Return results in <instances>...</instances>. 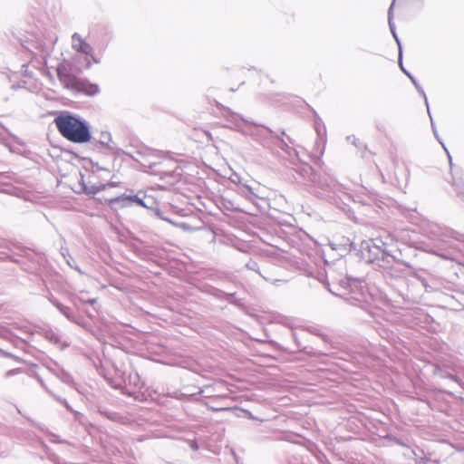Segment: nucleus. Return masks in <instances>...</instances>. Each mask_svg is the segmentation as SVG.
<instances>
[{"mask_svg": "<svg viewBox=\"0 0 464 464\" xmlns=\"http://www.w3.org/2000/svg\"><path fill=\"white\" fill-rule=\"evenodd\" d=\"M82 69L80 65L72 64L71 62L60 63V85L71 96L85 94L94 96L100 92L97 84L90 82L87 79L80 78Z\"/></svg>", "mask_w": 464, "mask_h": 464, "instance_id": "1", "label": "nucleus"}, {"mask_svg": "<svg viewBox=\"0 0 464 464\" xmlns=\"http://www.w3.org/2000/svg\"><path fill=\"white\" fill-rule=\"evenodd\" d=\"M60 135L72 143H88L92 141L91 125L78 114L60 111Z\"/></svg>", "mask_w": 464, "mask_h": 464, "instance_id": "2", "label": "nucleus"}, {"mask_svg": "<svg viewBox=\"0 0 464 464\" xmlns=\"http://www.w3.org/2000/svg\"><path fill=\"white\" fill-rule=\"evenodd\" d=\"M430 233L431 238L438 240L448 249L445 252H434L436 256L447 260H456L457 254H464V235L438 225L432 226Z\"/></svg>", "mask_w": 464, "mask_h": 464, "instance_id": "3", "label": "nucleus"}, {"mask_svg": "<svg viewBox=\"0 0 464 464\" xmlns=\"http://www.w3.org/2000/svg\"><path fill=\"white\" fill-rule=\"evenodd\" d=\"M44 63L47 71L44 73V82H42L40 94L46 102L42 103L41 106L47 111L48 114L54 116L53 124H54L55 128H58V112L56 111L58 93L55 88H53L56 86L54 80L58 76V67L49 65L47 59H44Z\"/></svg>", "mask_w": 464, "mask_h": 464, "instance_id": "4", "label": "nucleus"}, {"mask_svg": "<svg viewBox=\"0 0 464 464\" xmlns=\"http://www.w3.org/2000/svg\"><path fill=\"white\" fill-rule=\"evenodd\" d=\"M72 48L78 53L83 54L85 68L90 69L92 63L95 64L101 63V59L95 54L93 47L85 41L78 33L72 35Z\"/></svg>", "mask_w": 464, "mask_h": 464, "instance_id": "5", "label": "nucleus"}, {"mask_svg": "<svg viewBox=\"0 0 464 464\" xmlns=\"http://www.w3.org/2000/svg\"><path fill=\"white\" fill-rule=\"evenodd\" d=\"M361 248L362 250H368V252L372 253L376 258H382V260H386L388 257L393 258L386 249V244L379 238L362 241Z\"/></svg>", "mask_w": 464, "mask_h": 464, "instance_id": "6", "label": "nucleus"}, {"mask_svg": "<svg viewBox=\"0 0 464 464\" xmlns=\"http://www.w3.org/2000/svg\"><path fill=\"white\" fill-rule=\"evenodd\" d=\"M317 188L320 189V193L323 197H328L330 193L336 194L340 191V184L334 180L330 177H324L316 181Z\"/></svg>", "mask_w": 464, "mask_h": 464, "instance_id": "7", "label": "nucleus"}, {"mask_svg": "<svg viewBox=\"0 0 464 464\" xmlns=\"http://www.w3.org/2000/svg\"><path fill=\"white\" fill-rule=\"evenodd\" d=\"M399 65H400V68L401 69V71L409 77V80L411 81V82L415 86V88L418 91V92L423 97L424 102H425V105H426L427 109L429 110V102H428V99L426 97L424 90L418 83L416 79L403 67V64H402V52L401 51L400 52Z\"/></svg>", "mask_w": 464, "mask_h": 464, "instance_id": "8", "label": "nucleus"}, {"mask_svg": "<svg viewBox=\"0 0 464 464\" xmlns=\"http://www.w3.org/2000/svg\"><path fill=\"white\" fill-rule=\"evenodd\" d=\"M111 202H121L123 204L136 203L139 206H145L143 199L140 198L137 195L115 198L111 199Z\"/></svg>", "mask_w": 464, "mask_h": 464, "instance_id": "9", "label": "nucleus"}, {"mask_svg": "<svg viewBox=\"0 0 464 464\" xmlns=\"http://www.w3.org/2000/svg\"><path fill=\"white\" fill-rule=\"evenodd\" d=\"M60 254L62 255L63 258L64 259V261L66 262L67 266L72 268V269H74L75 271H77L80 275H83V272L81 270V268L79 267V266L77 265V262L76 260L73 258V256H72L68 251L64 252V251H62L60 252Z\"/></svg>", "mask_w": 464, "mask_h": 464, "instance_id": "10", "label": "nucleus"}, {"mask_svg": "<svg viewBox=\"0 0 464 464\" xmlns=\"http://www.w3.org/2000/svg\"><path fill=\"white\" fill-rule=\"evenodd\" d=\"M278 140H279V144H278V147L284 150L286 154H288V156L292 157V156H295L296 157L297 159H299V155H298V151L290 147L283 138H279L277 137Z\"/></svg>", "mask_w": 464, "mask_h": 464, "instance_id": "11", "label": "nucleus"}, {"mask_svg": "<svg viewBox=\"0 0 464 464\" xmlns=\"http://www.w3.org/2000/svg\"><path fill=\"white\" fill-rule=\"evenodd\" d=\"M241 194L245 197L246 199H247L248 201H251L253 202L254 201V198H259L257 196V194L254 191L253 188L246 185V184H244L242 185V188H241Z\"/></svg>", "mask_w": 464, "mask_h": 464, "instance_id": "12", "label": "nucleus"}, {"mask_svg": "<svg viewBox=\"0 0 464 464\" xmlns=\"http://www.w3.org/2000/svg\"><path fill=\"white\" fill-rule=\"evenodd\" d=\"M111 134L109 132H102L100 140H97L95 138L92 137V141L95 143H100L102 147L110 148L109 142L111 141Z\"/></svg>", "mask_w": 464, "mask_h": 464, "instance_id": "13", "label": "nucleus"}, {"mask_svg": "<svg viewBox=\"0 0 464 464\" xmlns=\"http://www.w3.org/2000/svg\"><path fill=\"white\" fill-rule=\"evenodd\" d=\"M8 177L5 174L0 173V191L2 192H10L9 183L6 181Z\"/></svg>", "mask_w": 464, "mask_h": 464, "instance_id": "14", "label": "nucleus"}, {"mask_svg": "<svg viewBox=\"0 0 464 464\" xmlns=\"http://www.w3.org/2000/svg\"><path fill=\"white\" fill-rule=\"evenodd\" d=\"M393 4H391L389 10H388V24L391 30V33L393 34V32H396L394 23L392 22L393 19Z\"/></svg>", "mask_w": 464, "mask_h": 464, "instance_id": "15", "label": "nucleus"}, {"mask_svg": "<svg viewBox=\"0 0 464 464\" xmlns=\"http://www.w3.org/2000/svg\"><path fill=\"white\" fill-rule=\"evenodd\" d=\"M47 138L49 140V142L53 146V148L56 149L58 147L57 140H56L55 134L53 133V129L52 127H49V129H48Z\"/></svg>", "mask_w": 464, "mask_h": 464, "instance_id": "16", "label": "nucleus"}, {"mask_svg": "<svg viewBox=\"0 0 464 464\" xmlns=\"http://www.w3.org/2000/svg\"><path fill=\"white\" fill-rule=\"evenodd\" d=\"M427 111H428L429 116H430V121H432L431 114H430V109H429V110L427 109ZM431 127H432V130H433V133H434L435 137L437 138V140H439V142L442 145V147H443V148H444V150H446V152H447V154H448V157H449V160H450V162L451 163V157H450V152H449V151H448V150L446 149V147H445L444 143H443V142L439 139L438 132H437L436 128H435V126H434V124H433V121H431Z\"/></svg>", "mask_w": 464, "mask_h": 464, "instance_id": "17", "label": "nucleus"}, {"mask_svg": "<svg viewBox=\"0 0 464 464\" xmlns=\"http://www.w3.org/2000/svg\"><path fill=\"white\" fill-rule=\"evenodd\" d=\"M452 185L455 187L456 192L459 196L464 197V183L459 180L453 179Z\"/></svg>", "mask_w": 464, "mask_h": 464, "instance_id": "18", "label": "nucleus"}, {"mask_svg": "<svg viewBox=\"0 0 464 464\" xmlns=\"http://www.w3.org/2000/svg\"><path fill=\"white\" fill-rule=\"evenodd\" d=\"M108 382V384L113 388H120L121 387V383L125 381V379H106Z\"/></svg>", "mask_w": 464, "mask_h": 464, "instance_id": "19", "label": "nucleus"}, {"mask_svg": "<svg viewBox=\"0 0 464 464\" xmlns=\"http://www.w3.org/2000/svg\"><path fill=\"white\" fill-rule=\"evenodd\" d=\"M342 245L344 246L345 249L349 251L356 249L354 243L352 242L349 238H343Z\"/></svg>", "mask_w": 464, "mask_h": 464, "instance_id": "20", "label": "nucleus"}, {"mask_svg": "<svg viewBox=\"0 0 464 464\" xmlns=\"http://www.w3.org/2000/svg\"><path fill=\"white\" fill-rule=\"evenodd\" d=\"M355 283H356V280L350 278V277H346L345 279H343L340 282L341 285L343 288L351 287L352 284H355Z\"/></svg>", "mask_w": 464, "mask_h": 464, "instance_id": "21", "label": "nucleus"}, {"mask_svg": "<svg viewBox=\"0 0 464 464\" xmlns=\"http://www.w3.org/2000/svg\"><path fill=\"white\" fill-rule=\"evenodd\" d=\"M246 267L249 269V270H253V271H256L257 273L258 272V265L256 262L255 261H250L246 264Z\"/></svg>", "mask_w": 464, "mask_h": 464, "instance_id": "22", "label": "nucleus"}, {"mask_svg": "<svg viewBox=\"0 0 464 464\" xmlns=\"http://www.w3.org/2000/svg\"><path fill=\"white\" fill-rule=\"evenodd\" d=\"M392 36L394 37V39H395V41H396V43H397V44L399 46V53H400L401 50L402 51V48H401V41H400V39H399V37L397 35V33L393 32Z\"/></svg>", "mask_w": 464, "mask_h": 464, "instance_id": "23", "label": "nucleus"}, {"mask_svg": "<svg viewBox=\"0 0 464 464\" xmlns=\"http://www.w3.org/2000/svg\"><path fill=\"white\" fill-rule=\"evenodd\" d=\"M392 36L394 37V39H395V41H396V43H397V44L399 46V53H400L401 50L402 51V48H401V41H400V39H399V37L397 35V33L393 32Z\"/></svg>", "mask_w": 464, "mask_h": 464, "instance_id": "24", "label": "nucleus"}, {"mask_svg": "<svg viewBox=\"0 0 464 464\" xmlns=\"http://www.w3.org/2000/svg\"><path fill=\"white\" fill-rule=\"evenodd\" d=\"M101 188H97V187H92L91 189L87 190V188L84 187V190L87 192V193H91V194H95L97 193Z\"/></svg>", "mask_w": 464, "mask_h": 464, "instance_id": "25", "label": "nucleus"}, {"mask_svg": "<svg viewBox=\"0 0 464 464\" xmlns=\"http://www.w3.org/2000/svg\"><path fill=\"white\" fill-rule=\"evenodd\" d=\"M20 372H21L19 371V369L12 370V371H9V372H7V376H9V375H13V374H18V373H20Z\"/></svg>", "mask_w": 464, "mask_h": 464, "instance_id": "26", "label": "nucleus"}, {"mask_svg": "<svg viewBox=\"0 0 464 464\" xmlns=\"http://www.w3.org/2000/svg\"><path fill=\"white\" fill-rule=\"evenodd\" d=\"M347 140L352 142L353 145L357 146L356 145V138L354 136H352V137H347Z\"/></svg>", "mask_w": 464, "mask_h": 464, "instance_id": "27", "label": "nucleus"}, {"mask_svg": "<svg viewBox=\"0 0 464 464\" xmlns=\"http://www.w3.org/2000/svg\"><path fill=\"white\" fill-rule=\"evenodd\" d=\"M49 299L54 306L58 307V302L53 298V295H51V297H49Z\"/></svg>", "mask_w": 464, "mask_h": 464, "instance_id": "28", "label": "nucleus"}, {"mask_svg": "<svg viewBox=\"0 0 464 464\" xmlns=\"http://www.w3.org/2000/svg\"><path fill=\"white\" fill-rule=\"evenodd\" d=\"M11 151L16 152V153H23L24 151L20 150L19 149H15L14 147L10 148Z\"/></svg>", "mask_w": 464, "mask_h": 464, "instance_id": "29", "label": "nucleus"}, {"mask_svg": "<svg viewBox=\"0 0 464 464\" xmlns=\"http://www.w3.org/2000/svg\"><path fill=\"white\" fill-rule=\"evenodd\" d=\"M47 450H49L47 449ZM47 453L49 454L50 459H51L53 461H54V462H55V455H54V454H53V453H51V452L49 453V451H47Z\"/></svg>", "mask_w": 464, "mask_h": 464, "instance_id": "30", "label": "nucleus"}, {"mask_svg": "<svg viewBox=\"0 0 464 464\" xmlns=\"http://www.w3.org/2000/svg\"><path fill=\"white\" fill-rule=\"evenodd\" d=\"M65 100H66V101H68V99H67V98H63V97H62V96L60 95V98H59L60 102H62L63 104H66V102H64Z\"/></svg>", "mask_w": 464, "mask_h": 464, "instance_id": "31", "label": "nucleus"}, {"mask_svg": "<svg viewBox=\"0 0 464 464\" xmlns=\"http://www.w3.org/2000/svg\"><path fill=\"white\" fill-rule=\"evenodd\" d=\"M287 139H288L290 143L294 144V141H293V140L291 138L287 137Z\"/></svg>", "mask_w": 464, "mask_h": 464, "instance_id": "32", "label": "nucleus"}, {"mask_svg": "<svg viewBox=\"0 0 464 464\" xmlns=\"http://www.w3.org/2000/svg\"><path fill=\"white\" fill-rule=\"evenodd\" d=\"M40 381H41V384H42L44 387H45V383L43 382V379H40Z\"/></svg>", "mask_w": 464, "mask_h": 464, "instance_id": "33", "label": "nucleus"}, {"mask_svg": "<svg viewBox=\"0 0 464 464\" xmlns=\"http://www.w3.org/2000/svg\"><path fill=\"white\" fill-rule=\"evenodd\" d=\"M90 303H91V304H94V303H95V299H92V300L90 301Z\"/></svg>", "mask_w": 464, "mask_h": 464, "instance_id": "34", "label": "nucleus"}, {"mask_svg": "<svg viewBox=\"0 0 464 464\" xmlns=\"http://www.w3.org/2000/svg\"><path fill=\"white\" fill-rule=\"evenodd\" d=\"M396 0H392V4H393V6L395 5Z\"/></svg>", "mask_w": 464, "mask_h": 464, "instance_id": "35", "label": "nucleus"}, {"mask_svg": "<svg viewBox=\"0 0 464 464\" xmlns=\"http://www.w3.org/2000/svg\"><path fill=\"white\" fill-rule=\"evenodd\" d=\"M53 341L54 343H57V338L55 337Z\"/></svg>", "mask_w": 464, "mask_h": 464, "instance_id": "36", "label": "nucleus"}, {"mask_svg": "<svg viewBox=\"0 0 464 464\" xmlns=\"http://www.w3.org/2000/svg\"><path fill=\"white\" fill-rule=\"evenodd\" d=\"M59 311H60V312H63V308H62V306H61V305H60Z\"/></svg>", "mask_w": 464, "mask_h": 464, "instance_id": "37", "label": "nucleus"}, {"mask_svg": "<svg viewBox=\"0 0 464 464\" xmlns=\"http://www.w3.org/2000/svg\"><path fill=\"white\" fill-rule=\"evenodd\" d=\"M447 377L452 378V377H454V376H453V375H451V374H449Z\"/></svg>", "mask_w": 464, "mask_h": 464, "instance_id": "38", "label": "nucleus"}]
</instances>
